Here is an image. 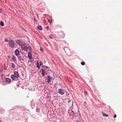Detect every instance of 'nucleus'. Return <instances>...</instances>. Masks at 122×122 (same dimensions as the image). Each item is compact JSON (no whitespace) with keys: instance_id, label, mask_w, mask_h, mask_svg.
I'll return each mask as SVG.
<instances>
[{"instance_id":"nucleus-26","label":"nucleus","mask_w":122,"mask_h":122,"mask_svg":"<svg viewBox=\"0 0 122 122\" xmlns=\"http://www.w3.org/2000/svg\"><path fill=\"white\" fill-rule=\"evenodd\" d=\"M4 69L5 70H6V68H5V67H4Z\"/></svg>"},{"instance_id":"nucleus-18","label":"nucleus","mask_w":122,"mask_h":122,"mask_svg":"<svg viewBox=\"0 0 122 122\" xmlns=\"http://www.w3.org/2000/svg\"><path fill=\"white\" fill-rule=\"evenodd\" d=\"M85 62L84 61H82L81 63V64L82 65H85Z\"/></svg>"},{"instance_id":"nucleus-12","label":"nucleus","mask_w":122,"mask_h":122,"mask_svg":"<svg viewBox=\"0 0 122 122\" xmlns=\"http://www.w3.org/2000/svg\"><path fill=\"white\" fill-rule=\"evenodd\" d=\"M28 49H29V50L30 51V52H32V48H31V46H29L28 47Z\"/></svg>"},{"instance_id":"nucleus-27","label":"nucleus","mask_w":122,"mask_h":122,"mask_svg":"<svg viewBox=\"0 0 122 122\" xmlns=\"http://www.w3.org/2000/svg\"><path fill=\"white\" fill-rule=\"evenodd\" d=\"M49 37H50V38L51 39H52L53 38H52V37H51L50 36H49Z\"/></svg>"},{"instance_id":"nucleus-14","label":"nucleus","mask_w":122,"mask_h":122,"mask_svg":"<svg viewBox=\"0 0 122 122\" xmlns=\"http://www.w3.org/2000/svg\"><path fill=\"white\" fill-rule=\"evenodd\" d=\"M12 59L13 61H15L16 60V59L14 56H13L12 57Z\"/></svg>"},{"instance_id":"nucleus-34","label":"nucleus","mask_w":122,"mask_h":122,"mask_svg":"<svg viewBox=\"0 0 122 122\" xmlns=\"http://www.w3.org/2000/svg\"><path fill=\"white\" fill-rule=\"evenodd\" d=\"M20 61H21V60H20Z\"/></svg>"},{"instance_id":"nucleus-19","label":"nucleus","mask_w":122,"mask_h":122,"mask_svg":"<svg viewBox=\"0 0 122 122\" xmlns=\"http://www.w3.org/2000/svg\"><path fill=\"white\" fill-rule=\"evenodd\" d=\"M40 50L41 51H43L44 49L41 47H40Z\"/></svg>"},{"instance_id":"nucleus-1","label":"nucleus","mask_w":122,"mask_h":122,"mask_svg":"<svg viewBox=\"0 0 122 122\" xmlns=\"http://www.w3.org/2000/svg\"><path fill=\"white\" fill-rule=\"evenodd\" d=\"M19 76V74L18 72L16 71H15L14 74L11 75V78L12 80H14L16 78H18Z\"/></svg>"},{"instance_id":"nucleus-22","label":"nucleus","mask_w":122,"mask_h":122,"mask_svg":"<svg viewBox=\"0 0 122 122\" xmlns=\"http://www.w3.org/2000/svg\"><path fill=\"white\" fill-rule=\"evenodd\" d=\"M87 92L85 91L84 92V94L85 96H86L87 94Z\"/></svg>"},{"instance_id":"nucleus-16","label":"nucleus","mask_w":122,"mask_h":122,"mask_svg":"<svg viewBox=\"0 0 122 122\" xmlns=\"http://www.w3.org/2000/svg\"><path fill=\"white\" fill-rule=\"evenodd\" d=\"M0 25H1L2 26H4V24L3 23V22L2 21H1V22H0Z\"/></svg>"},{"instance_id":"nucleus-10","label":"nucleus","mask_w":122,"mask_h":122,"mask_svg":"<svg viewBox=\"0 0 122 122\" xmlns=\"http://www.w3.org/2000/svg\"><path fill=\"white\" fill-rule=\"evenodd\" d=\"M37 28L38 29L40 30H42V27L41 26H37Z\"/></svg>"},{"instance_id":"nucleus-17","label":"nucleus","mask_w":122,"mask_h":122,"mask_svg":"<svg viewBox=\"0 0 122 122\" xmlns=\"http://www.w3.org/2000/svg\"><path fill=\"white\" fill-rule=\"evenodd\" d=\"M11 66L13 68H14L15 67V66L14 63H12Z\"/></svg>"},{"instance_id":"nucleus-7","label":"nucleus","mask_w":122,"mask_h":122,"mask_svg":"<svg viewBox=\"0 0 122 122\" xmlns=\"http://www.w3.org/2000/svg\"><path fill=\"white\" fill-rule=\"evenodd\" d=\"M28 58L30 60L32 58V56L30 52H29L28 53Z\"/></svg>"},{"instance_id":"nucleus-3","label":"nucleus","mask_w":122,"mask_h":122,"mask_svg":"<svg viewBox=\"0 0 122 122\" xmlns=\"http://www.w3.org/2000/svg\"><path fill=\"white\" fill-rule=\"evenodd\" d=\"M21 46L23 50L25 51H26L27 49V47L26 45L25 44H23L21 45Z\"/></svg>"},{"instance_id":"nucleus-20","label":"nucleus","mask_w":122,"mask_h":122,"mask_svg":"<svg viewBox=\"0 0 122 122\" xmlns=\"http://www.w3.org/2000/svg\"><path fill=\"white\" fill-rule=\"evenodd\" d=\"M71 112L73 113V114L75 115L76 114V113L75 112H74L72 110Z\"/></svg>"},{"instance_id":"nucleus-33","label":"nucleus","mask_w":122,"mask_h":122,"mask_svg":"<svg viewBox=\"0 0 122 122\" xmlns=\"http://www.w3.org/2000/svg\"><path fill=\"white\" fill-rule=\"evenodd\" d=\"M49 28V27L48 26H47V29H48V28Z\"/></svg>"},{"instance_id":"nucleus-2","label":"nucleus","mask_w":122,"mask_h":122,"mask_svg":"<svg viewBox=\"0 0 122 122\" xmlns=\"http://www.w3.org/2000/svg\"><path fill=\"white\" fill-rule=\"evenodd\" d=\"M9 44L11 48L14 47L15 46L14 42L13 40H9Z\"/></svg>"},{"instance_id":"nucleus-13","label":"nucleus","mask_w":122,"mask_h":122,"mask_svg":"<svg viewBox=\"0 0 122 122\" xmlns=\"http://www.w3.org/2000/svg\"><path fill=\"white\" fill-rule=\"evenodd\" d=\"M102 114L104 116L106 117H108V115L106 114V113H104L102 112Z\"/></svg>"},{"instance_id":"nucleus-6","label":"nucleus","mask_w":122,"mask_h":122,"mask_svg":"<svg viewBox=\"0 0 122 122\" xmlns=\"http://www.w3.org/2000/svg\"><path fill=\"white\" fill-rule=\"evenodd\" d=\"M52 79V78L51 77V76H49L47 78V82L48 83H50V82L51 81V80Z\"/></svg>"},{"instance_id":"nucleus-25","label":"nucleus","mask_w":122,"mask_h":122,"mask_svg":"<svg viewBox=\"0 0 122 122\" xmlns=\"http://www.w3.org/2000/svg\"><path fill=\"white\" fill-rule=\"evenodd\" d=\"M5 42H8V40L6 39H5Z\"/></svg>"},{"instance_id":"nucleus-31","label":"nucleus","mask_w":122,"mask_h":122,"mask_svg":"<svg viewBox=\"0 0 122 122\" xmlns=\"http://www.w3.org/2000/svg\"><path fill=\"white\" fill-rule=\"evenodd\" d=\"M52 20L50 22V24H51V23H52Z\"/></svg>"},{"instance_id":"nucleus-9","label":"nucleus","mask_w":122,"mask_h":122,"mask_svg":"<svg viewBox=\"0 0 122 122\" xmlns=\"http://www.w3.org/2000/svg\"><path fill=\"white\" fill-rule=\"evenodd\" d=\"M42 73H41V75H42L43 76H44L45 74V71L44 69H42Z\"/></svg>"},{"instance_id":"nucleus-8","label":"nucleus","mask_w":122,"mask_h":122,"mask_svg":"<svg viewBox=\"0 0 122 122\" xmlns=\"http://www.w3.org/2000/svg\"><path fill=\"white\" fill-rule=\"evenodd\" d=\"M5 80L6 81L8 82H10L11 81V80L10 79L8 78H7L5 79Z\"/></svg>"},{"instance_id":"nucleus-29","label":"nucleus","mask_w":122,"mask_h":122,"mask_svg":"<svg viewBox=\"0 0 122 122\" xmlns=\"http://www.w3.org/2000/svg\"><path fill=\"white\" fill-rule=\"evenodd\" d=\"M6 63H4V67H5L6 66H5Z\"/></svg>"},{"instance_id":"nucleus-21","label":"nucleus","mask_w":122,"mask_h":122,"mask_svg":"<svg viewBox=\"0 0 122 122\" xmlns=\"http://www.w3.org/2000/svg\"><path fill=\"white\" fill-rule=\"evenodd\" d=\"M44 23L46 25L47 24V23L45 20H44Z\"/></svg>"},{"instance_id":"nucleus-32","label":"nucleus","mask_w":122,"mask_h":122,"mask_svg":"<svg viewBox=\"0 0 122 122\" xmlns=\"http://www.w3.org/2000/svg\"><path fill=\"white\" fill-rule=\"evenodd\" d=\"M34 20H35V21L36 22H37V21H36V20L35 19H34Z\"/></svg>"},{"instance_id":"nucleus-11","label":"nucleus","mask_w":122,"mask_h":122,"mask_svg":"<svg viewBox=\"0 0 122 122\" xmlns=\"http://www.w3.org/2000/svg\"><path fill=\"white\" fill-rule=\"evenodd\" d=\"M16 42L18 44H19L20 45V40H17Z\"/></svg>"},{"instance_id":"nucleus-28","label":"nucleus","mask_w":122,"mask_h":122,"mask_svg":"<svg viewBox=\"0 0 122 122\" xmlns=\"http://www.w3.org/2000/svg\"><path fill=\"white\" fill-rule=\"evenodd\" d=\"M47 20H48V22H50V20L49 19H47Z\"/></svg>"},{"instance_id":"nucleus-4","label":"nucleus","mask_w":122,"mask_h":122,"mask_svg":"<svg viewBox=\"0 0 122 122\" xmlns=\"http://www.w3.org/2000/svg\"><path fill=\"white\" fill-rule=\"evenodd\" d=\"M58 91V92L60 94L63 95L65 93V91L63 89H59Z\"/></svg>"},{"instance_id":"nucleus-30","label":"nucleus","mask_w":122,"mask_h":122,"mask_svg":"<svg viewBox=\"0 0 122 122\" xmlns=\"http://www.w3.org/2000/svg\"><path fill=\"white\" fill-rule=\"evenodd\" d=\"M36 15L37 17H38V14L37 13H36Z\"/></svg>"},{"instance_id":"nucleus-23","label":"nucleus","mask_w":122,"mask_h":122,"mask_svg":"<svg viewBox=\"0 0 122 122\" xmlns=\"http://www.w3.org/2000/svg\"><path fill=\"white\" fill-rule=\"evenodd\" d=\"M40 65L41 66V65H42V62L41 61L40 62Z\"/></svg>"},{"instance_id":"nucleus-24","label":"nucleus","mask_w":122,"mask_h":122,"mask_svg":"<svg viewBox=\"0 0 122 122\" xmlns=\"http://www.w3.org/2000/svg\"><path fill=\"white\" fill-rule=\"evenodd\" d=\"M116 117H117L116 115V114L114 116V118H115Z\"/></svg>"},{"instance_id":"nucleus-15","label":"nucleus","mask_w":122,"mask_h":122,"mask_svg":"<svg viewBox=\"0 0 122 122\" xmlns=\"http://www.w3.org/2000/svg\"><path fill=\"white\" fill-rule=\"evenodd\" d=\"M36 65L37 67L39 69L40 68V66L39 65V63L38 62H37Z\"/></svg>"},{"instance_id":"nucleus-5","label":"nucleus","mask_w":122,"mask_h":122,"mask_svg":"<svg viewBox=\"0 0 122 122\" xmlns=\"http://www.w3.org/2000/svg\"><path fill=\"white\" fill-rule=\"evenodd\" d=\"M15 53L16 56H18L20 54L19 51L17 49H16L15 51Z\"/></svg>"}]
</instances>
